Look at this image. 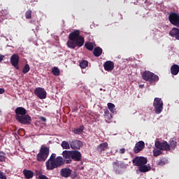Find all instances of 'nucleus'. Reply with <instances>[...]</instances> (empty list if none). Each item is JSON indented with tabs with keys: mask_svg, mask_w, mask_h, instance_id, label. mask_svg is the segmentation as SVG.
Returning a JSON list of instances; mask_svg holds the SVG:
<instances>
[{
	"mask_svg": "<svg viewBox=\"0 0 179 179\" xmlns=\"http://www.w3.org/2000/svg\"><path fill=\"white\" fill-rule=\"evenodd\" d=\"M85 44V38L80 36V31L76 29L71 32L69 35V41L66 43L69 48H76L82 47Z\"/></svg>",
	"mask_w": 179,
	"mask_h": 179,
	"instance_id": "1",
	"label": "nucleus"
},
{
	"mask_svg": "<svg viewBox=\"0 0 179 179\" xmlns=\"http://www.w3.org/2000/svg\"><path fill=\"white\" fill-rule=\"evenodd\" d=\"M65 160L61 156L57 157L56 154H52L50 159L45 162L47 170H54L64 165Z\"/></svg>",
	"mask_w": 179,
	"mask_h": 179,
	"instance_id": "2",
	"label": "nucleus"
},
{
	"mask_svg": "<svg viewBox=\"0 0 179 179\" xmlns=\"http://www.w3.org/2000/svg\"><path fill=\"white\" fill-rule=\"evenodd\" d=\"M155 148L153 150V155L156 157L162 155V150H170V145L166 141H163L162 143L159 141L155 142Z\"/></svg>",
	"mask_w": 179,
	"mask_h": 179,
	"instance_id": "3",
	"label": "nucleus"
},
{
	"mask_svg": "<svg viewBox=\"0 0 179 179\" xmlns=\"http://www.w3.org/2000/svg\"><path fill=\"white\" fill-rule=\"evenodd\" d=\"M50 155V150L46 147H41L39 153L36 156L38 162H45Z\"/></svg>",
	"mask_w": 179,
	"mask_h": 179,
	"instance_id": "4",
	"label": "nucleus"
},
{
	"mask_svg": "<svg viewBox=\"0 0 179 179\" xmlns=\"http://www.w3.org/2000/svg\"><path fill=\"white\" fill-rule=\"evenodd\" d=\"M143 79L150 83H155L159 80V76L150 71H145L143 73Z\"/></svg>",
	"mask_w": 179,
	"mask_h": 179,
	"instance_id": "5",
	"label": "nucleus"
},
{
	"mask_svg": "<svg viewBox=\"0 0 179 179\" xmlns=\"http://www.w3.org/2000/svg\"><path fill=\"white\" fill-rule=\"evenodd\" d=\"M156 114H160L163 111V101L160 98H155L153 103Z\"/></svg>",
	"mask_w": 179,
	"mask_h": 179,
	"instance_id": "6",
	"label": "nucleus"
},
{
	"mask_svg": "<svg viewBox=\"0 0 179 179\" xmlns=\"http://www.w3.org/2000/svg\"><path fill=\"white\" fill-rule=\"evenodd\" d=\"M169 19L171 24H173V26H176V27H179V15L178 14L172 13L169 15Z\"/></svg>",
	"mask_w": 179,
	"mask_h": 179,
	"instance_id": "7",
	"label": "nucleus"
},
{
	"mask_svg": "<svg viewBox=\"0 0 179 179\" xmlns=\"http://www.w3.org/2000/svg\"><path fill=\"white\" fill-rule=\"evenodd\" d=\"M146 163H148V159L143 157H136L133 159V164L137 167L146 164Z\"/></svg>",
	"mask_w": 179,
	"mask_h": 179,
	"instance_id": "8",
	"label": "nucleus"
},
{
	"mask_svg": "<svg viewBox=\"0 0 179 179\" xmlns=\"http://www.w3.org/2000/svg\"><path fill=\"white\" fill-rule=\"evenodd\" d=\"M16 120L21 124H30V122L31 121V118L27 115H24L22 116L16 115Z\"/></svg>",
	"mask_w": 179,
	"mask_h": 179,
	"instance_id": "9",
	"label": "nucleus"
},
{
	"mask_svg": "<svg viewBox=\"0 0 179 179\" xmlns=\"http://www.w3.org/2000/svg\"><path fill=\"white\" fill-rule=\"evenodd\" d=\"M35 94L37 95V96L39 99H45L47 97V92H45V90L44 88L38 87L35 90Z\"/></svg>",
	"mask_w": 179,
	"mask_h": 179,
	"instance_id": "10",
	"label": "nucleus"
},
{
	"mask_svg": "<svg viewBox=\"0 0 179 179\" xmlns=\"http://www.w3.org/2000/svg\"><path fill=\"white\" fill-rule=\"evenodd\" d=\"M62 156L66 160V164H69V163H71L72 162V151L69 150H64L62 152Z\"/></svg>",
	"mask_w": 179,
	"mask_h": 179,
	"instance_id": "11",
	"label": "nucleus"
},
{
	"mask_svg": "<svg viewBox=\"0 0 179 179\" xmlns=\"http://www.w3.org/2000/svg\"><path fill=\"white\" fill-rule=\"evenodd\" d=\"M10 64L15 68V69H19V55L14 54L10 57Z\"/></svg>",
	"mask_w": 179,
	"mask_h": 179,
	"instance_id": "12",
	"label": "nucleus"
},
{
	"mask_svg": "<svg viewBox=\"0 0 179 179\" xmlns=\"http://www.w3.org/2000/svg\"><path fill=\"white\" fill-rule=\"evenodd\" d=\"M70 146L71 149H80L83 146V143L79 140H72L70 141Z\"/></svg>",
	"mask_w": 179,
	"mask_h": 179,
	"instance_id": "13",
	"label": "nucleus"
},
{
	"mask_svg": "<svg viewBox=\"0 0 179 179\" xmlns=\"http://www.w3.org/2000/svg\"><path fill=\"white\" fill-rule=\"evenodd\" d=\"M145 148V143L143 141H138L136 143L135 147L134 148V153H139L141 150H143Z\"/></svg>",
	"mask_w": 179,
	"mask_h": 179,
	"instance_id": "14",
	"label": "nucleus"
},
{
	"mask_svg": "<svg viewBox=\"0 0 179 179\" xmlns=\"http://www.w3.org/2000/svg\"><path fill=\"white\" fill-rule=\"evenodd\" d=\"M82 157V154L79 151H72L71 159L76 160V162H79Z\"/></svg>",
	"mask_w": 179,
	"mask_h": 179,
	"instance_id": "15",
	"label": "nucleus"
},
{
	"mask_svg": "<svg viewBox=\"0 0 179 179\" xmlns=\"http://www.w3.org/2000/svg\"><path fill=\"white\" fill-rule=\"evenodd\" d=\"M104 69L108 72H110V71H113L114 69V63H113V62L111 61H108L105 62Z\"/></svg>",
	"mask_w": 179,
	"mask_h": 179,
	"instance_id": "16",
	"label": "nucleus"
},
{
	"mask_svg": "<svg viewBox=\"0 0 179 179\" xmlns=\"http://www.w3.org/2000/svg\"><path fill=\"white\" fill-rule=\"evenodd\" d=\"M150 166L149 165L143 164L138 166V171L141 173H146L147 171H150Z\"/></svg>",
	"mask_w": 179,
	"mask_h": 179,
	"instance_id": "17",
	"label": "nucleus"
},
{
	"mask_svg": "<svg viewBox=\"0 0 179 179\" xmlns=\"http://www.w3.org/2000/svg\"><path fill=\"white\" fill-rule=\"evenodd\" d=\"M15 113L17 115H26V109H24V108L18 107L15 109Z\"/></svg>",
	"mask_w": 179,
	"mask_h": 179,
	"instance_id": "18",
	"label": "nucleus"
},
{
	"mask_svg": "<svg viewBox=\"0 0 179 179\" xmlns=\"http://www.w3.org/2000/svg\"><path fill=\"white\" fill-rule=\"evenodd\" d=\"M178 29L177 28H173L170 31H169V36L171 37H175V38H179L178 36Z\"/></svg>",
	"mask_w": 179,
	"mask_h": 179,
	"instance_id": "19",
	"label": "nucleus"
},
{
	"mask_svg": "<svg viewBox=\"0 0 179 179\" xmlns=\"http://www.w3.org/2000/svg\"><path fill=\"white\" fill-rule=\"evenodd\" d=\"M179 66L177 64H173L171 68V73L172 75H178Z\"/></svg>",
	"mask_w": 179,
	"mask_h": 179,
	"instance_id": "20",
	"label": "nucleus"
},
{
	"mask_svg": "<svg viewBox=\"0 0 179 179\" xmlns=\"http://www.w3.org/2000/svg\"><path fill=\"white\" fill-rule=\"evenodd\" d=\"M106 149H108V143L107 142L102 143L98 146V150L99 152H103Z\"/></svg>",
	"mask_w": 179,
	"mask_h": 179,
	"instance_id": "21",
	"label": "nucleus"
},
{
	"mask_svg": "<svg viewBox=\"0 0 179 179\" xmlns=\"http://www.w3.org/2000/svg\"><path fill=\"white\" fill-rule=\"evenodd\" d=\"M71 171L69 169H63L61 171V175L62 177H69L71 176Z\"/></svg>",
	"mask_w": 179,
	"mask_h": 179,
	"instance_id": "22",
	"label": "nucleus"
},
{
	"mask_svg": "<svg viewBox=\"0 0 179 179\" xmlns=\"http://www.w3.org/2000/svg\"><path fill=\"white\" fill-rule=\"evenodd\" d=\"M23 174L25 176L26 178L30 179L33 178V171H29V170H26L24 169L23 171Z\"/></svg>",
	"mask_w": 179,
	"mask_h": 179,
	"instance_id": "23",
	"label": "nucleus"
},
{
	"mask_svg": "<svg viewBox=\"0 0 179 179\" xmlns=\"http://www.w3.org/2000/svg\"><path fill=\"white\" fill-rule=\"evenodd\" d=\"M102 52H103V50L101 48L97 47L94 50V55L95 57H100Z\"/></svg>",
	"mask_w": 179,
	"mask_h": 179,
	"instance_id": "24",
	"label": "nucleus"
},
{
	"mask_svg": "<svg viewBox=\"0 0 179 179\" xmlns=\"http://www.w3.org/2000/svg\"><path fill=\"white\" fill-rule=\"evenodd\" d=\"M113 166L114 171H115L117 174L120 173V164H118V162H113Z\"/></svg>",
	"mask_w": 179,
	"mask_h": 179,
	"instance_id": "25",
	"label": "nucleus"
},
{
	"mask_svg": "<svg viewBox=\"0 0 179 179\" xmlns=\"http://www.w3.org/2000/svg\"><path fill=\"white\" fill-rule=\"evenodd\" d=\"M169 148H171V149H176V146H177V141H176V139L174 138H171L169 141Z\"/></svg>",
	"mask_w": 179,
	"mask_h": 179,
	"instance_id": "26",
	"label": "nucleus"
},
{
	"mask_svg": "<svg viewBox=\"0 0 179 179\" xmlns=\"http://www.w3.org/2000/svg\"><path fill=\"white\" fill-rule=\"evenodd\" d=\"M88 66H89V62L87 61H86V60H82L80 62V66L83 69H85L87 68Z\"/></svg>",
	"mask_w": 179,
	"mask_h": 179,
	"instance_id": "27",
	"label": "nucleus"
},
{
	"mask_svg": "<svg viewBox=\"0 0 179 179\" xmlns=\"http://www.w3.org/2000/svg\"><path fill=\"white\" fill-rule=\"evenodd\" d=\"M62 148L66 150L71 149V143H69L68 141H62Z\"/></svg>",
	"mask_w": 179,
	"mask_h": 179,
	"instance_id": "28",
	"label": "nucleus"
},
{
	"mask_svg": "<svg viewBox=\"0 0 179 179\" xmlns=\"http://www.w3.org/2000/svg\"><path fill=\"white\" fill-rule=\"evenodd\" d=\"M108 108L110 110V113H115V105H114V103H108Z\"/></svg>",
	"mask_w": 179,
	"mask_h": 179,
	"instance_id": "29",
	"label": "nucleus"
},
{
	"mask_svg": "<svg viewBox=\"0 0 179 179\" xmlns=\"http://www.w3.org/2000/svg\"><path fill=\"white\" fill-rule=\"evenodd\" d=\"M73 132L76 135H79L82 134V132H83V127H80V128H78V129H74Z\"/></svg>",
	"mask_w": 179,
	"mask_h": 179,
	"instance_id": "30",
	"label": "nucleus"
},
{
	"mask_svg": "<svg viewBox=\"0 0 179 179\" xmlns=\"http://www.w3.org/2000/svg\"><path fill=\"white\" fill-rule=\"evenodd\" d=\"M85 47L90 51H92L93 48H94V46L93 45V43H92L90 42L86 43Z\"/></svg>",
	"mask_w": 179,
	"mask_h": 179,
	"instance_id": "31",
	"label": "nucleus"
},
{
	"mask_svg": "<svg viewBox=\"0 0 179 179\" xmlns=\"http://www.w3.org/2000/svg\"><path fill=\"white\" fill-rule=\"evenodd\" d=\"M52 73L55 75V76H59V69L57 67H54L52 69Z\"/></svg>",
	"mask_w": 179,
	"mask_h": 179,
	"instance_id": "32",
	"label": "nucleus"
},
{
	"mask_svg": "<svg viewBox=\"0 0 179 179\" xmlns=\"http://www.w3.org/2000/svg\"><path fill=\"white\" fill-rule=\"evenodd\" d=\"M6 155H5V152H0V162H5L6 159Z\"/></svg>",
	"mask_w": 179,
	"mask_h": 179,
	"instance_id": "33",
	"label": "nucleus"
},
{
	"mask_svg": "<svg viewBox=\"0 0 179 179\" xmlns=\"http://www.w3.org/2000/svg\"><path fill=\"white\" fill-rule=\"evenodd\" d=\"M29 71H30V66H29V64H26L24 69H22V72L23 73H27Z\"/></svg>",
	"mask_w": 179,
	"mask_h": 179,
	"instance_id": "34",
	"label": "nucleus"
},
{
	"mask_svg": "<svg viewBox=\"0 0 179 179\" xmlns=\"http://www.w3.org/2000/svg\"><path fill=\"white\" fill-rule=\"evenodd\" d=\"M26 19H31V10H28L25 13Z\"/></svg>",
	"mask_w": 179,
	"mask_h": 179,
	"instance_id": "35",
	"label": "nucleus"
},
{
	"mask_svg": "<svg viewBox=\"0 0 179 179\" xmlns=\"http://www.w3.org/2000/svg\"><path fill=\"white\" fill-rule=\"evenodd\" d=\"M166 163H167V160L162 159V160H160L157 163V164H158V166H164V164H166Z\"/></svg>",
	"mask_w": 179,
	"mask_h": 179,
	"instance_id": "36",
	"label": "nucleus"
},
{
	"mask_svg": "<svg viewBox=\"0 0 179 179\" xmlns=\"http://www.w3.org/2000/svg\"><path fill=\"white\" fill-rule=\"evenodd\" d=\"M120 167H122V169H127V167H128V164H125L124 162H122L121 164H120Z\"/></svg>",
	"mask_w": 179,
	"mask_h": 179,
	"instance_id": "37",
	"label": "nucleus"
},
{
	"mask_svg": "<svg viewBox=\"0 0 179 179\" xmlns=\"http://www.w3.org/2000/svg\"><path fill=\"white\" fill-rule=\"evenodd\" d=\"M0 179H6V176L3 172L0 171Z\"/></svg>",
	"mask_w": 179,
	"mask_h": 179,
	"instance_id": "38",
	"label": "nucleus"
},
{
	"mask_svg": "<svg viewBox=\"0 0 179 179\" xmlns=\"http://www.w3.org/2000/svg\"><path fill=\"white\" fill-rule=\"evenodd\" d=\"M38 178L39 179H48V178H47V176H45L44 175H39Z\"/></svg>",
	"mask_w": 179,
	"mask_h": 179,
	"instance_id": "39",
	"label": "nucleus"
},
{
	"mask_svg": "<svg viewBox=\"0 0 179 179\" xmlns=\"http://www.w3.org/2000/svg\"><path fill=\"white\" fill-rule=\"evenodd\" d=\"M105 114H106V115H105L106 120H107V117H108V115H109L110 118H112L111 115H110V114L108 113V111H106V112H105Z\"/></svg>",
	"mask_w": 179,
	"mask_h": 179,
	"instance_id": "40",
	"label": "nucleus"
},
{
	"mask_svg": "<svg viewBox=\"0 0 179 179\" xmlns=\"http://www.w3.org/2000/svg\"><path fill=\"white\" fill-rule=\"evenodd\" d=\"M3 93H5V89L0 88V94H3Z\"/></svg>",
	"mask_w": 179,
	"mask_h": 179,
	"instance_id": "41",
	"label": "nucleus"
},
{
	"mask_svg": "<svg viewBox=\"0 0 179 179\" xmlns=\"http://www.w3.org/2000/svg\"><path fill=\"white\" fill-rule=\"evenodd\" d=\"M120 153H121V154L125 153V148H122V149H120Z\"/></svg>",
	"mask_w": 179,
	"mask_h": 179,
	"instance_id": "42",
	"label": "nucleus"
},
{
	"mask_svg": "<svg viewBox=\"0 0 179 179\" xmlns=\"http://www.w3.org/2000/svg\"><path fill=\"white\" fill-rule=\"evenodd\" d=\"M40 119H41V121H43V122H45V121H47V120H46L45 117H41Z\"/></svg>",
	"mask_w": 179,
	"mask_h": 179,
	"instance_id": "43",
	"label": "nucleus"
},
{
	"mask_svg": "<svg viewBox=\"0 0 179 179\" xmlns=\"http://www.w3.org/2000/svg\"><path fill=\"white\" fill-rule=\"evenodd\" d=\"M5 56L0 55V62H2V60L3 59Z\"/></svg>",
	"mask_w": 179,
	"mask_h": 179,
	"instance_id": "44",
	"label": "nucleus"
}]
</instances>
